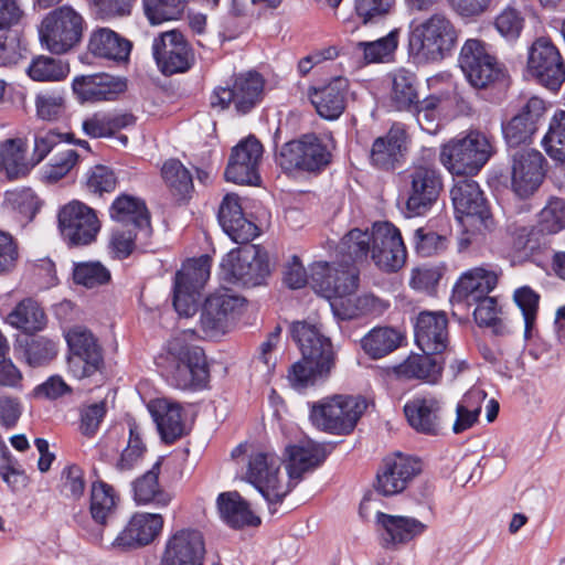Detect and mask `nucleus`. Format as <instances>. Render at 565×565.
<instances>
[{"label":"nucleus","mask_w":565,"mask_h":565,"mask_svg":"<svg viewBox=\"0 0 565 565\" xmlns=\"http://www.w3.org/2000/svg\"><path fill=\"white\" fill-rule=\"evenodd\" d=\"M459 32L441 12L414 21L409 25L408 51L418 63L440 62L451 54Z\"/></svg>","instance_id":"1"},{"label":"nucleus","mask_w":565,"mask_h":565,"mask_svg":"<svg viewBox=\"0 0 565 565\" xmlns=\"http://www.w3.org/2000/svg\"><path fill=\"white\" fill-rule=\"evenodd\" d=\"M312 289L329 300L333 315L341 320L356 318L355 291L359 271L354 266L338 269L334 265L319 262L311 267Z\"/></svg>","instance_id":"2"},{"label":"nucleus","mask_w":565,"mask_h":565,"mask_svg":"<svg viewBox=\"0 0 565 565\" xmlns=\"http://www.w3.org/2000/svg\"><path fill=\"white\" fill-rule=\"evenodd\" d=\"M492 139L479 130H469L465 136L450 139L440 149L439 159L452 174H475L494 154Z\"/></svg>","instance_id":"3"},{"label":"nucleus","mask_w":565,"mask_h":565,"mask_svg":"<svg viewBox=\"0 0 565 565\" xmlns=\"http://www.w3.org/2000/svg\"><path fill=\"white\" fill-rule=\"evenodd\" d=\"M366 407L367 403L361 396L334 395L313 403L309 418L313 426L323 431L348 435L353 431Z\"/></svg>","instance_id":"4"},{"label":"nucleus","mask_w":565,"mask_h":565,"mask_svg":"<svg viewBox=\"0 0 565 565\" xmlns=\"http://www.w3.org/2000/svg\"><path fill=\"white\" fill-rule=\"evenodd\" d=\"M84 19L70 6L52 10L42 21L39 35L43 47L53 54H64L83 36Z\"/></svg>","instance_id":"5"},{"label":"nucleus","mask_w":565,"mask_h":565,"mask_svg":"<svg viewBox=\"0 0 565 565\" xmlns=\"http://www.w3.org/2000/svg\"><path fill=\"white\" fill-rule=\"evenodd\" d=\"M211 257L202 255L188 259L175 274L173 307L180 317H192L198 311L200 291L210 278Z\"/></svg>","instance_id":"6"},{"label":"nucleus","mask_w":565,"mask_h":565,"mask_svg":"<svg viewBox=\"0 0 565 565\" xmlns=\"http://www.w3.org/2000/svg\"><path fill=\"white\" fill-rule=\"evenodd\" d=\"M407 217L427 214L438 200L443 190V180L438 170L430 163H416L406 173Z\"/></svg>","instance_id":"7"},{"label":"nucleus","mask_w":565,"mask_h":565,"mask_svg":"<svg viewBox=\"0 0 565 565\" xmlns=\"http://www.w3.org/2000/svg\"><path fill=\"white\" fill-rule=\"evenodd\" d=\"M328 145L317 135H303L300 139L286 142L276 157L277 163L286 171L303 170L318 172L331 162Z\"/></svg>","instance_id":"8"},{"label":"nucleus","mask_w":565,"mask_h":565,"mask_svg":"<svg viewBox=\"0 0 565 565\" xmlns=\"http://www.w3.org/2000/svg\"><path fill=\"white\" fill-rule=\"evenodd\" d=\"M280 459L268 452L255 451L249 455L246 479L262 493L268 502L270 512L290 492V482L279 479Z\"/></svg>","instance_id":"9"},{"label":"nucleus","mask_w":565,"mask_h":565,"mask_svg":"<svg viewBox=\"0 0 565 565\" xmlns=\"http://www.w3.org/2000/svg\"><path fill=\"white\" fill-rule=\"evenodd\" d=\"M264 79L257 72H247L234 77L232 85L217 87L210 97L213 108L224 110L231 105L239 115L249 113L262 99Z\"/></svg>","instance_id":"10"},{"label":"nucleus","mask_w":565,"mask_h":565,"mask_svg":"<svg viewBox=\"0 0 565 565\" xmlns=\"http://www.w3.org/2000/svg\"><path fill=\"white\" fill-rule=\"evenodd\" d=\"M527 73L541 85L557 90L565 82V62L548 38L536 39L527 51Z\"/></svg>","instance_id":"11"},{"label":"nucleus","mask_w":565,"mask_h":565,"mask_svg":"<svg viewBox=\"0 0 565 565\" xmlns=\"http://www.w3.org/2000/svg\"><path fill=\"white\" fill-rule=\"evenodd\" d=\"M245 246L231 250L221 266L231 278L243 287H256L265 282L269 275L267 254L257 245Z\"/></svg>","instance_id":"12"},{"label":"nucleus","mask_w":565,"mask_h":565,"mask_svg":"<svg viewBox=\"0 0 565 565\" xmlns=\"http://www.w3.org/2000/svg\"><path fill=\"white\" fill-rule=\"evenodd\" d=\"M58 227L70 246H83L95 241L100 223L92 207L79 201H72L60 210Z\"/></svg>","instance_id":"13"},{"label":"nucleus","mask_w":565,"mask_h":565,"mask_svg":"<svg viewBox=\"0 0 565 565\" xmlns=\"http://www.w3.org/2000/svg\"><path fill=\"white\" fill-rule=\"evenodd\" d=\"M65 338L70 349L68 371L76 379L88 377L99 370L102 349L88 329L76 326L67 331Z\"/></svg>","instance_id":"14"},{"label":"nucleus","mask_w":565,"mask_h":565,"mask_svg":"<svg viewBox=\"0 0 565 565\" xmlns=\"http://www.w3.org/2000/svg\"><path fill=\"white\" fill-rule=\"evenodd\" d=\"M546 160L536 149H521L512 154L511 189L520 199L532 196L541 186Z\"/></svg>","instance_id":"15"},{"label":"nucleus","mask_w":565,"mask_h":565,"mask_svg":"<svg viewBox=\"0 0 565 565\" xmlns=\"http://www.w3.org/2000/svg\"><path fill=\"white\" fill-rule=\"evenodd\" d=\"M153 57L164 75L184 73L192 66L194 54L179 30L162 32L153 40Z\"/></svg>","instance_id":"16"},{"label":"nucleus","mask_w":565,"mask_h":565,"mask_svg":"<svg viewBox=\"0 0 565 565\" xmlns=\"http://www.w3.org/2000/svg\"><path fill=\"white\" fill-rule=\"evenodd\" d=\"M407 253L399 230L390 222L373 225L371 258L382 270L394 273L406 262Z\"/></svg>","instance_id":"17"},{"label":"nucleus","mask_w":565,"mask_h":565,"mask_svg":"<svg viewBox=\"0 0 565 565\" xmlns=\"http://www.w3.org/2000/svg\"><path fill=\"white\" fill-rule=\"evenodd\" d=\"M245 305V299L227 289L210 295L202 307L201 326L206 333H225Z\"/></svg>","instance_id":"18"},{"label":"nucleus","mask_w":565,"mask_h":565,"mask_svg":"<svg viewBox=\"0 0 565 565\" xmlns=\"http://www.w3.org/2000/svg\"><path fill=\"white\" fill-rule=\"evenodd\" d=\"M451 200L456 217L478 221L486 230H491L493 218L479 184L471 179L458 180L451 189Z\"/></svg>","instance_id":"19"},{"label":"nucleus","mask_w":565,"mask_h":565,"mask_svg":"<svg viewBox=\"0 0 565 565\" xmlns=\"http://www.w3.org/2000/svg\"><path fill=\"white\" fill-rule=\"evenodd\" d=\"M262 157L263 146L254 136L242 140L232 149L225 170L226 180L237 184L257 185L260 181L258 168Z\"/></svg>","instance_id":"20"},{"label":"nucleus","mask_w":565,"mask_h":565,"mask_svg":"<svg viewBox=\"0 0 565 565\" xmlns=\"http://www.w3.org/2000/svg\"><path fill=\"white\" fill-rule=\"evenodd\" d=\"M420 470L422 463L416 458L402 454L387 457L377 471L375 490L385 497L401 493Z\"/></svg>","instance_id":"21"},{"label":"nucleus","mask_w":565,"mask_h":565,"mask_svg":"<svg viewBox=\"0 0 565 565\" xmlns=\"http://www.w3.org/2000/svg\"><path fill=\"white\" fill-rule=\"evenodd\" d=\"M204 352L199 347L182 348L173 360L170 382L181 390L202 388L209 381Z\"/></svg>","instance_id":"22"},{"label":"nucleus","mask_w":565,"mask_h":565,"mask_svg":"<svg viewBox=\"0 0 565 565\" xmlns=\"http://www.w3.org/2000/svg\"><path fill=\"white\" fill-rule=\"evenodd\" d=\"M408 146L406 129L394 124L388 131L377 137L371 147L370 162L376 169L392 171L404 162Z\"/></svg>","instance_id":"23"},{"label":"nucleus","mask_w":565,"mask_h":565,"mask_svg":"<svg viewBox=\"0 0 565 565\" xmlns=\"http://www.w3.org/2000/svg\"><path fill=\"white\" fill-rule=\"evenodd\" d=\"M545 110V102L542 98L530 97L509 121L502 124V134L507 143L510 147H518L530 141Z\"/></svg>","instance_id":"24"},{"label":"nucleus","mask_w":565,"mask_h":565,"mask_svg":"<svg viewBox=\"0 0 565 565\" xmlns=\"http://www.w3.org/2000/svg\"><path fill=\"white\" fill-rule=\"evenodd\" d=\"M204 540L196 530H180L166 544L160 565H202Z\"/></svg>","instance_id":"25"},{"label":"nucleus","mask_w":565,"mask_h":565,"mask_svg":"<svg viewBox=\"0 0 565 565\" xmlns=\"http://www.w3.org/2000/svg\"><path fill=\"white\" fill-rule=\"evenodd\" d=\"M408 425L418 434L437 436L443 429V405L431 395L415 396L404 405Z\"/></svg>","instance_id":"26"},{"label":"nucleus","mask_w":565,"mask_h":565,"mask_svg":"<svg viewBox=\"0 0 565 565\" xmlns=\"http://www.w3.org/2000/svg\"><path fill=\"white\" fill-rule=\"evenodd\" d=\"M349 87L348 78L337 76L324 85L309 88L308 97L321 118L334 120L345 109Z\"/></svg>","instance_id":"27"},{"label":"nucleus","mask_w":565,"mask_h":565,"mask_svg":"<svg viewBox=\"0 0 565 565\" xmlns=\"http://www.w3.org/2000/svg\"><path fill=\"white\" fill-rule=\"evenodd\" d=\"M163 519L157 513H136L125 529L113 541L111 546L129 550L148 545L159 535Z\"/></svg>","instance_id":"28"},{"label":"nucleus","mask_w":565,"mask_h":565,"mask_svg":"<svg viewBox=\"0 0 565 565\" xmlns=\"http://www.w3.org/2000/svg\"><path fill=\"white\" fill-rule=\"evenodd\" d=\"M415 341L423 352L441 353L448 345V320L444 312L423 311L415 323Z\"/></svg>","instance_id":"29"},{"label":"nucleus","mask_w":565,"mask_h":565,"mask_svg":"<svg viewBox=\"0 0 565 565\" xmlns=\"http://www.w3.org/2000/svg\"><path fill=\"white\" fill-rule=\"evenodd\" d=\"M294 341L298 344L301 354L306 359H322L335 362L332 343L321 330V327L308 321H296L290 327Z\"/></svg>","instance_id":"30"},{"label":"nucleus","mask_w":565,"mask_h":565,"mask_svg":"<svg viewBox=\"0 0 565 565\" xmlns=\"http://www.w3.org/2000/svg\"><path fill=\"white\" fill-rule=\"evenodd\" d=\"M218 222L223 231L237 244H246L257 235V226L244 217L238 196L226 194L218 210Z\"/></svg>","instance_id":"31"},{"label":"nucleus","mask_w":565,"mask_h":565,"mask_svg":"<svg viewBox=\"0 0 565 565\" xmlns=\"http://www.w3.org/2000/svg\"><path fill=\"white\" fill-rule=\"evenodd\" d=\"M436 353H412L393 367V374L401 381H418L437 384L443 375L444 362Z\"/></svg>","instance_id":"32"},{"label":"nucleus","mask_w":565,"mask_h":565,"mask_svg":"<svg viewBox=\"0 0 565 565\" xmlns=\"http://www.w3.org/2000/svg\"><path fill=\"white\" fill-rule=\"evenodd\" d=\"M73 90L82 102L113 100L126 88V84L109 74L82 75L73 79Z\"/></svg>","instance_id":"33"},{"label":"nucleus","mask_w":565,"mask_h":565,"mask_svg":"<svg viewBox=\"0 0 565 565\" xmlns=\"http://www.w3.org/2000/svg\"><path fill=\"white\" fill-rule=\"evenodd\" d=\"M499 275L483 267L472 268L460 277L454 288V296L471 306V301L490 297L489 294L497 287Z\"/></svg>","instance_id":"34"},{"label":"nucleus","mask_w":565,"mask_h":565,"mask_svg":"<svg viewBox=\"0 0 565 565\" xmlns=\"http://www.w3.org/2000/svg\"><path fill=\"white\" fill-rule=\"evenodd\" d=\"M110 217L122 225H131L135 230L149 236L151 232L150 215L146 203L136 196L121 194L111 204Z\"/></svg>","instance_id":"35"},{"label":"nucleus","mask_w":565,"mask_h":565,"mask_svg":"<svg viewBox=\"0 0 565 565\" xmlns=\"http://www.w3.org/2000/svg\"><path fill=\"white\" fill-rule=\"evenodd\" d=\"M149 411L164 443L172 444L185 434L180 405L156 399L149 405Z\"/></svg>","instance_id":"36"},{"label":"nucleus","mask_w":565,"mask_h":565,"mask_svg":"<svg viewBox=\"0 0 565 565\" xmlns=\"http://www.w3.org/2000/svg\"><path fill=\"white\" fill-rule=\"evenodd\" d=\"M377 523L383 527V540L386 546L406 544L426 530V524L411 516L391 515L383 512L376 514Z\"/></svg>","instance_id":"37"},{"label":"nucleus","mask_w":565,"mask_h":565,"mask_svg":"<svg viewBox=\"0 0 565 565\" xmlns=\"http://www.w3.org/2000/svg\"><path fill=\"white\" fill-rule=\"evenodd\" d=\"M287 471L289 479L295 481L291 489L301 479L302 475L318 467L326 458L324 448L311 440L288 447Z\"/></svg>","instance_id":"38"},{"label":"nucleus","mask_w":565,"mask_h":565,"mask_svg":"<svg viewBox=\"0 0 565 565\" xmlns=\"http://www.w3.org/2000/svg\"><path fill=\"white\" fill-rule=\"evenodd\" d=\"M217 509L222 520L232 527L260 524L259 516L254 514L249 504L236 491L221 493L217 498Z\"/></svg>","instance_id":"39"},{"label":"nucleus","mask_w":565,"mask_h":565,"mask_svg":"<svg viewBox=\"0 0 565 565\" xmlns=\"http://www.w3.org/2000/svg\"><path fill=\"white\" fill-rule=\"evenodd\" d=\"M161 462L158 460L150 470L134 480V500L138 505L153 504L166 507L171 501V495L159 483Z\"/></svg>","instance_id":"40"},{"label":"nucleus","mask_w":565,"mask_h":565,"mask_svg":"<svg viewBox=\"0 0 565 565\" xmlns=\"http://www.w3.org/2000/svg\"><path fill=\"white\" fill-rule=\"evenodd\" d=\"M390 78L392 107L399 111H412L418 104L416 75L406 68H397L390 74Z\"/></svg>","instance_id":"41"},{"label":"nucleus","mask_w":565,"mask_h":565,"mask_svg":"<svg viewBox=\"0 0 565 565\" xmlns=\"http://www.w3.org/2000/svg\"><path fill=\"white\" fill-rule=\"evenodd\" d=\"M131 50V43L120 38L110 29L95 30L89 38L88 51L98 57L115 61H126Z\"/></svg>","instance_id":"42"},{"label":"nucleus","mask_w":565,"mask_h":565,"mask_svg":"<svg viewBox=\"0 0 565 565\" xmlns=\"http://www.w3.org/2000/svg\"><path fill=\"white\" fill-rule=\"evenodd\" d=\"M404 340V334L395 328L375 327L361 339V347L370 358L377 360L397 350Z\"/></svg>","instance_id":"43"},{"label":"nucleus","mask_w":565,"mask_h":565,"mask_svg":"<svg viewBox=\"0 0 565 565\" xmlns=\"http://www.w3.org/2000/svg\"><path fill=\"white\" fill-rule=\"evenodd\" d=\"M335 362L328 361L324 364L322 359H302L289 370L288 380L292 387L305 388L317 384L319 381H324L329 377Z\"/></svg>","instance_id":"44"},{"label":"nucleus","mask_w":565,"mask_h":565,"mask_svg":"<svg viewBox=\"0 0 565 565\" xmlns=\"http://www.w3.org/2000/svg\"><path fill=\"white\" fill-rule=\"evenodd\" d=\"M373 245V231H362L360 228H353L347 233L339 246V254L342 256V260L338 266V269H343L345 266H353L351 263L366 259L371 256V249Z\"/></svg>","instance_id":"45"},{"label":"nucleus","mask_w":565,"mask_h":565,"mask_svg":"<svg viewBox=\"0 0 565 565\" xmlns=\"http://www.w3.org/2000/svg\"><path fill=\"white\" fill-rule=\"evenodd\" d=\"M398 36V30H393L387 35L375 41H360L355 43L353 50L358 55V62L371 64L390 61L397 49Z\"/></svg>","instance_id":"46"},{"label":"nucleus","mask_w":565,"mask_h":565,"mask_svg":"<svg viewBox=\"0 0 565 565\" xmlns=\"http://www.w3.org/2000/svg\"><path fill=\"white\" fill-rule=\"evenodd\" d=\"M25 149V143L20 138L0 142V172L8 179L13 180L28 174Z\"/></svg>","instance_id":"47"},{"label":"nucleus","mask_w":565,"mask_h":565,"mask_svg":"<svg viewBox=\"0 0 565 565\" xmlns=\"http://www.w3.org/2000/svg\"><path fill=\"white\" fill-rule=\"evenodd\" d=\"M118 497L114 488L104 481H96L92 484L89 511L93 520L106 525L115 514Z\"/></svg>","instance_id":"48"},{"label":"nucleus","mask_w":565,"mask_h":565,"mask_svg":"<svg viewBox=\"0 0 565 565\" xmlns=\"http://www.w3.org/2000/svg\"><path fill=\"white\" fill-rule=\"evenodd\" d=\"M8 322L25 333H33L45 326V315L38 302L24 299L9 313Z\"/></svg>","instance_id":"49"},{"label":"nucleus","mask_w":565,"mask_h":565,"mask_svg":"<svg viewBox=\"0 0 565 565\" xmlns=\"http://www.w3.org/2000/svg\"><path fill=\"white\" fill-rule=\"evenodd\" d=\"M26 72L36 82H60L67 77L70 65L61 58L39 55L31 61Z\"/></svg>","instance_id":"50"},{"label":"nucleus","mask_w":565,"mask_h":565,"mask_svg":"<svg viewBox=\"0 0 565 565\" xmlns=\"http://www.w3.org/2000/svg\"><path fill=\"white\" fill-rule=\"evenodd\" d=\"M162 178L178 200L185 199L193 189L192 175L179 160L164 162Z\"/></svg>","instance_id":"51"},{"label":"nucleus","mask_w":565,"mask_h":565,"mask_svg":"<svg viewBox=\"0 0 565 565\" xmlns=\"http://www.w3.org/2000/svg\"><path fill=\"white\" fill-rule=\"evenodd\" d=\"M471 306H476L473 317L479 326L491 327L493 333L503 335L510 332L508 326L501 318V308L494 297L471 301Z\"/></svg>","instance_id":"52"},{"label":"nucleus","mask_w":565,"mask_h":565,"mask_svg":"<svg viewBox=\"0 0 565 565\" xmlns=\"http://www.w3.org/2000/svg\"><path fill=\"white\" fill-rule=\"evenodd\" d=\"M145 17L151 25L178 20L184 11L182 0H141Z\"/></svg>","instance_id":"53"},{"label":"nucleus","mask_w":565,"mask_h":565,"mask_svg":"<svg viewBox=\"0 0 565 565\" xmlns=\"http://www.w3.org/2000/svg\"><path fill=\"white\" fill-rule=\"evenodd\" d=\"M543 145L550 157L565 163V110H557L552 117Z\"/></svg>","instance_id":"54"},{"label":"nucleus","mask_w":565,"mask_h":565,"mask_svg":"<svg viewBox=\"0 0 565 565\" xmlns=\"http://www.w3.org/2000/svg\"><path fill=\"white\" fill-rule=\"evenodd\" d=\"M73 279L75 284L86 288H97L107 285L111 275L109 269L99 262H83L75 264Z\"/></svg>","instance_id":"55"},{"label":"nucleus","mask_w":565,"mask_h":565,"mask_svg":"<svg viewBox=\"0 0 565 565\" xmlns=\"http://www.w3.org/2000/svg\"><path fill=\"white\" fill-rule=\"evenodd\" d=\"M6 204L21 216V221H31L39 210V200L31 189L7 191Z\"/></svg>","instance_id":"56"},{"label":"nucleus","mask_w":565,"mask_h":565,"mask_svg":"<svg viewBox=\"0 0 565 565\" xmlns=\"http://www.w3.org/2000/svg\"><path fill=\"white\" fill-rule=\"evenodd\" d=\"M395 0H354L353 12L363 24H374L391 14Z\"/></svg>","instance_id":"57"},{"label":"nucleus","mask_w":565,"mask_h":565,"mask_svg":"<svg viewBox=\"0 0 565 565\" xmlns=\"http://www.w3.org/2000/svg\"><path fill=\"white\" fill-rule=\"evenodd\" d=\"M525 25L523 12L512 6H507L494 19L495 30L508 41L520 38Z\"/></svg>","instance_id":"58"},{"label":"nucleus","mask_w":565,"mask_h":565,"mask_svg":"<svg viewBox=\"0 0 565 565\" xmlns=\"http://www.w3.org/2000/svg\"><path fill=\"white\" fill-rule=\"evenodd\" d=\"M513 300L522 312L524 334L529 338L536 321L540 296L529 286H523L514 291Z\"/></svg>","instance_id":"59"},{"label":"nucleus","mask_w":565,"mask_h":565,"mask_svg":"<svg viewBox=\"0 0 565 565\" xmlns=\"http://www.w3.org/2000/svg\"><path fill=\"white\" fill-rule=\"evenodd\" d=\"M146 450L139 426L135 422L129 423L128 445L121 452L117 468L121 471L131 470L142 459Z\"/></svg>","instance_id":"60"},{"label":"nucleus","mask_w":565,"mask_h":565,"mask_svg":"<svg viewBox=\"0 0 565 565\" xmlns=\"http://www.w3.org/2000/svg\"><path fill=\"white\" fill-rule=\"evenodd\" d=\"M57 354L54 341L44 337L30 339L25 343L24 355L31 366H41L52 361Z\"/></svg>","instance_id":"61"},{"label":"nucleus","mask_w":565,"mask_h":565,"mask_svg":"<svg viewBox=\"0 0 565 565\" xmlns=\"http://www.w3.org/2000/svg\"><path fill=\"white\" fill-rule=\"evenodd\" d=\"M542 232L554 234L565 227V202L562 199H551L540 213Z\"/></svg>","instance_id":"62"},{"label":"nucleus","mask_w":565,"mask_h":565,"mask_svg":"<svg viewBox=\"0 0 565 565\" xmlns=\"http://www.w3.org/2000/svg\"><path fill=\"white\" fill-rule=\"evenodd\" d=\"M494 56L491 55L484 42L478 39H469L467 40L459 53V66L462 72H473V67L476 64L482 63L484 61H489Z\"/></svg>","instance_id":"63"},{"label":"nucleus","mask_w":565,"mask_h":565,"mask_svg":"<svg viewBox=\"0 0 565 565\" xmlns=\"http://www.w3.org/2000/svg\"><path fill=\"white\" fill-rule=\"evenodd\" d=\"M36 115L42 120H57L65 110V99L56 92H45L35 97Z\"/></svg>","instance_id":"64"}]
</instances>
